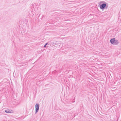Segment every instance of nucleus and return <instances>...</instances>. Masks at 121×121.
I'll return each instance as SVG.
<instances>
[{
	"label": "nucleus",
	"mask_w": 121,
	"mask_h": 121,
	"mask_svg": "<svg viewBox=\"0 0 121 121\" xmlns=\"http://www.w3.org/2000/svg\"><path fill=\"white\" fill-rule=\"evenodd\" d=\"M35 113H37L39 111V104L37 103L35 105Z\"/></svg>",
	"instance_id": "nucleus-3"
},
{
	"label": "nucleus",
	"mask_w": 121,
	"mask_h": 121,
	"mask_svg": "<svg viewBox=\"0 0 121 121\" xmlns=\"http://www.w3.org/2000/svg\"><path fill=\"white\" fill-rule=\"evenodd\" d=\"M48 44V43H46L44 46V48H45L46 45Z\"/></svg>",
	"instance_id": "nucleus-6"
},
{
	"label": "nucleus",
	"mask_w": 121,
	"mask_h": 121,
	"mask_svg": "<svg viewBox=\"0 0 121 121\" xmlns=\"http://www.w3.org/2000/svg\"><path fill=\"white\" fill-rule=\"evenodd\" d=\"M11 111H10V110H9V109H7L5 111V112H6L8 113H11Z\"/></svg>",
	"instance_id": "nucleus-4"
},
{
	"label": "nucleus",
	"mask_w": 121,
	"mask_h": 121,
	"mask_svg": "<svg viewBox=\"0 0 121 121\" xmlns=\"http://www.w3.org/2000/svg\"><path fill=\"white\" fill-rule=\"evenodd\" d=\"M110 41V43L113 45H117L119 43L118 40H116L115 38L111 39Z\"/></svg>",
	"instance_id": "nucleus-2"
},
{
	"label": "nucleus",
	"mask_w": 121,
	"mask_h": 121,
	"mask_svg": "<svg viewBox=\"0 0 121 121\" xmlns=\"http://www.w3.org/2000/svg\"><path fill=\"white\" fill-rule=\"evenodd\" d=\"M51 44L53 46H54L55 45H56V44L54 42H52L51 43Z\"/></svg>",
	"instance_id": "nucleus-5"
},
{
	"label": "nucleus",
	"mask_w": 121,
	"mask_h": 121,
	"mask_svg": "<svg viewBox=\"0 0 121 121\" xmlns=\"http://www.w3.org/2000/svg\"><path fill=\"white\" fill-rule=\"evenodd\" d=\"M99 4L100 9L103 10L108 8V4L104 1L100 2Z\"/></svg>",
	"instance_id": "nucleus-1"
}]
</instances>
